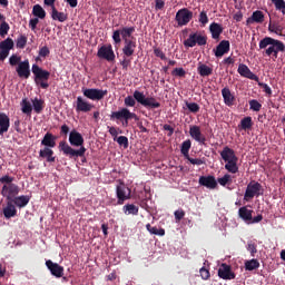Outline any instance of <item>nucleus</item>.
Returning a JSON list of instances; mask_svg holds the SVG:
<instances>
[{
    "label": "nucleus",
    "mask_w": 285,
    "mask_h": 285,
    "mask_svg": "<svg viewBox=\"0 0 285 285\" xmlns=\"http://www.w3.org/2000/svg\"><path fill=\"white\" fill-rule=\"evenodd\" d=\"M16 66V72L18 78L29 79L30 73H33V82L36 83V86L45 90L49 88V83H47V81L49 80V71L41 69L39 65L30 66L22 62L21 65Z\"/></svg>",
    "instance_id": "f257e3e1"
},
{
    "label": "nucleus",
    "mask_w": 285,
    "mask_h": 285,
    "mask_svg": "<svg viewBox=\"0 0 285 285\" xmlns=\"http://www.w3.org/2000/svg\"><path fill=\"white\" fill-rule=\"evenodd\" d=\"M85 139L82 134H79L77 130H71L69 134V142L60 141L58 142V149L60 153H63L66 157L69 158H83L85 157Z\"/></svg>",
    "instance_id": "f03ea898"
},
{
    "label": "nucleus",
    "mask_w": 285,
    "mask_h": 285,
    "mask_svg": "<svg viewBox=\"0 0 285 285\" xmlns=\"http://www.w3.org/2000/svg\"><path fill=\"white\" fill-rule=\"evenodd\" d=\"M134 27H124L118 30L112 31V41L115 45H119L124 41V55L126 57L134 56V49H137V41H134Z\"/></svg>",
    "instance_id": "7ed1b4c3"
},
{
    "label": "nucleus",
    "mask_w": 285,
    "mask_h": 285,
    "mask_svg": "<svg viewBox=\"0 0 285 285\" xmlns=\"http://www.w3.org/2000/svg\"><path fill=\"white\" fill-rule=\"evenodd\" d=\"M137 104L148 110L158 109L161 107V104H158L156 98L145 97L142 91H134L132 96H126V98H124V106L128 108H134V106Z\"/></svg>",
    "instance_id": "20e7f679"
},
{
    "label": "nucleus",
    "mask_w": 285,
    "mask_h": 285,
    "mask_svg": "<svg viewBox=\"0 0 285 285\" xmlns=\"http://www.w3.org/2000/svg\"><path fill=\"white\" fill-rule=\"evenodd\" d=\"M259 50H263L265 57H271L273 59L278 58V53L285 52L284 42L272 37H265L259 40Z\"/></svg>",
    "instance_id": "39448f33"
},
{
    "label": "nucleus",
    "mask_w": 285,
    "mask_h": 285,
    "mask_svg": "<svg viewBox=\"0 0 285 285\" xmlns=\"http://www.w3.org/2000/svg\"><path fill=\"white\" fill-rule=\"evenodd\" d=\"M0 184L3 185L2 188H0V196H3V198H13L19 195V186L14 184V177H11L9 175L0 177Z\"/></svg>",
    "instance_id": "423d86ee"
},
{
    "label": "nucleus",
    "mask_w": 285,
    "mask_h": 285,
    "mask_svg": "<svg viewBox=\"0 0 285 285\" xmlns=\"http://www.w3.org/2000/svg\"><path fill=\"white\" fill-rule=\"evenodd\" d=\"M222 160H224V170L227 173L236 175L237 174V156H235V150L229 147H224L220 153Z\"/></svg>",
    "instance_id": "0eeeda50"
},
{
    "label": "nucleus",
    "mask_w": 285,
    "mask_h": 285,
    "mask_svg": "<svg viewBox=\"0 0 285 285\" xmlns=\"http://www.w3.org/2000/svg\"><path fill=\"white\" fill-rule=\"evenodd\" d=\"M109 120L124 121L122 126L128 127V121H138L139 118L137 114L129 111L127 108H120L118 111H112V114L109 115Z\"/></svg>",
    "instance_id": "6e6552de"
},
{
    "label": "nucleus",
    "mask_w": 285,
    "mask_h": 285,
    "mask_svg": "<svg viewBox=\"0 0 285 285\" xmlns=\"http://www.w3.org/2000/svg\"><path fill=\"white\" fill-rule=\"evenodd\" d=\"M262 195H264L262 185L255 180L248 181V185H246V191L243 193V202H252L254 197H259Z\"/></svg>",
    "instance_id": "1a4fd4ad"
},
{
    "label": "nucleus",
    "mask_w": 285,
    "mask_h": 285,
    "mask_svg": "<svg viewBox=\"0 0 285 285\" xmlns=\"http://www.w3.org/2000/svg\"><path fill=\"white\" fill-rule=\"evenodd\" d=\"M207 43V37L199 33V31L189 33V38L184 40V47L194 48L196 46L203 47Z\"/></svg>",
    "instance_id": "9d476101"
},
{
    "label": "nucleus",
    "mask_w": 285,
    "mask_h": 285,
    "mask_svg": "<svg viewBox=\"0 0 285 285\" xmlns=\"http://www.w3.org/2000/svg\"><path fill=\"white\" fill-rule=\"evenodd\" d=\"M115 197L118 198V205H124L128 199H131V189L120 183L115 187Z\"/></svg>",
    "instance_id": "9b49d317"
},
{
    "label": "nucleus",
    "mask_w": 285,
    "mask_h": 285,
    "mask_svg": "<svg viewBox=\"0 0 285 285\" xmlns=\"http://www.w3.org/2000/svg\"><path fill=\"white\" fill-rule=\"evenodd\" d=\"M193 18L194 13L187 8L179 9L178 12L175 13V22L178 23V27L187 26L189 22H191Z\"/></svg>",
    "instance_id": "f8f14e48"
},
{
    "label": "nucleus",
    "mask_w": 285,
    "mask_h": 285,
    "mask_svg": "<svg viewBox=\"0 0 285 285\" xmlns=\"http://www.w3.org/2000/svg\"><path fill=\"white\" fill-rule=\"evenodd\" d=\"M82 96L90 101H101L107 96V90L101 89H82Z\"/></svg>",
    "instance_id": "ddd939ff"
},
{
    "label": "nucleus",
    "mask_w": 285,
    "mask_h": 285,
    "mask_svg": "<svg viewBox=\"0 0 285 285\" xmlns=\"http://www.w3.org/2000/svg\"><path fill=\"white\" fill-rule=\"evenodd\" d=\"M14 47H17V45L11 38H6L3 41H0V61H4L6 58H9V51L14 49Z\"/></svg>",
    "instance_id": "4468645a"
},
{
    "label": "nucleus",
    "mask_w": 285,
    "mask_h": 285,
    "mask_svg": "<svg viewBox=\"0 0 285 285\" xmlns=\"http://www.w3.org/2000/svg\"><path fill=\"white\" fill-rule=\"evenodd\" d=\"M96 57L104 59L107 62L115 61V52L112 51V46H101L99 51L96 52Z\"/></svg>",
    "instance_id": "2eb2a0df"
},
{
    "label": "nucleus",
    "mask_w": 285,
    "mask_h": 285,
    "mask_svg": "<svg viewBox=\"0 0 285 285\" xmlns=\"http://www.w3.org/2000/svg\"><path fill=\"white\" fill-rule=\"evenodd\" d=\"M45 266L47 267V271H50V275H52V277H63V266L58 265V263H52V261H46Z\"/></svg>",
    "instance_id": "dca6fc26"
},
{
    "label": "nucleus",
    "mask_w": 285,
    "mask_h": 285,
    "mask_svg": "<svg viewBox=\"0 0 285 285\" xmlns=\"http://www.w3.org/2000/svg\"><path fill=\"white\" fill-rule=\"evenodd\" d=\"M6 205L11 204V206H14L17 208H24V206H28V203H30V197L29 196H14L11 198L6 197Z\"/></svg>",
    "instance_id": "f3484780"
},
{
    "label": "nucleus",
    "mask_w": 285,
    "mask_h": 285,
    "mask_svg": "<svg viewBox=\"0 0 285 285\" xmlns=\"http://www.w3.org/2000/svg\"><path fill=\"white\" fill-rule=\"evenodd\" d=\"M218 278L233 281L235 279V273L232 272V267L229 265L223 263L222 266H218Z\"/></svg>",
    "instance_id": "a211bd4d"
},
{
    "label": "nucleus",
    "mask_w": 285,
    "mask_h": 285,
    "mask_svg": "<svg viewBox=\"0 0 285 285\" xmlns=\"http://www.w3.org/2000/svg\"><path fill=\"white\" fill-rule=\"evenodd\" d=\"M189 136L194 141H197L199 146H205L206 138L205 135H203L202 131L199 130V126H190Z\"/></svg>",
    "instance_id": "6ab92c4d"
},
{
    "label": "nucleus",
    "mask_w": 285,
    "mask_h": 285,
    "mask_svg": "<svg viewBox=\"0 0 285 285\" xmlns=\"http://www.w3.org/2000/svg\"><path fill=\"white\" fill-rule=\"evenodd\" d=\"M238 75L254 82H259V77H257V75H254V72H252V69H248L246 65H238Z\"/></svg>",
    "instance_id": "aec40b11"
},
{
    "label": "nucleus",
    "mask_w": 285,
    "mask_h": 285,
    "mask_svg": "<svg viewBox=\"0 0 285 285\" xmlns=\"http://www.w3.org/2000/svg\"><path fill=\"white\" fill-rule=\"evenodd\" d=\"M229 52V41L227 40H222L218 42L216 46V49H214V55L216 58H222L224 55Z\"/></svg>",
    "instance_id": "412c9836"
},
{
    "label": "nucleus",
    "mask_w": 285,
    "mask_h": 285,
    "mask_svg": "<svg viewBox=\"0 0 285 285\" xmlns=\"http://www.w3.org/2000/svg\"><path fill=\"white\" fill-rule=\"evenodd\" d=\"M199 186H203L208 189H214L218 185L216 178L213 176H199Z\"/></svg>",
    "instance_id": "4be33fe9"
},
{
    "label": "nucleus",
    "mask_w": 285,
    "mask_h": 285,
    "mask_svg": "<svg viewBox=\"0 0 285 285\" xmlns=\"http://www.w3.org/2000/svg\"><path fill=\"white\" fill-rule=\"evenodd\" d=\"M92 110V105L82 97H77V106H76V111L77 112H90Z\"/></svg>",
    "instance_id": "5701e85b"
},
{
    "label": "nucleus",
    "mask_w": 285,
    "mask_h": 285,
    "mask_svg": "<svg viewBox=\"0 0 285 285\" xmlns=\"http://www.w3.org/2000/svg\"><path fill=\"white\" fill-rule=\"evenodd\" d=\"M53 155L52 148L45 147L39 150V158L47 160L48 164L55 163Z\"/></svg>",
    "instance_id": "b1692460"
},
{
    "label": "nucleus",
    "mask_w": 285,
    "mask_h": 285,
    "mask_svg": "<svg viewBox=\"0 0 285 285\" xmlns=\"http://www.w3.org/2000/svg\"><path fill=\"white\" fill-rule=\"evenodd\" d=\"M222 98L224 99V106L232 107L235 104V96L232 95L227 87L222 89Z\"/></svg>",
    "instance_id": "393cba45"
},
{
    "label": "nucleus",
    "mask_w": 285,
    "mask_h": 285,
    "mask_svg": "<svg viewBox=\"0 0 285 285\" xmlns=\"http://www.w3.org/2000/svg\"><path fill=\"white\" fill-rule=\"evenodd\" d=\"M58 140V137L47 132L45 134V138H41V146H45V148H55V141Z\"/></svg>",
    "instance_id": "a878e982"
},
{
    "label": "nucleus",
    "mask_w": 285,
    "mask_h": 285,
    "mask_svg": "<svg viewBox=\"0 0 285 285\" xmlns=\"http://www.w3.org/2000/svg\"><path fill=\"white\" fill-rule=\"evenodd\" d=\"M265 21V14L262 13V11L257 10L252 13V17H248L246 19V24H252V23H262Z\"/></svg>",
    "instance_id": "bb28decb"
},
{
    "label": "nucleus",
    "mask_w": 285,
    "mask_h": 285,
    "mask_svg": "<svg viewBox=\"0 0 285 285\" xmlns=\"http://www.w3.org/2000/svg\"><path fill=\"white\" fill-rule=\"evenodd\" d=\"M9 127H10L9 116H6V114L0 112V136H3V134L9 132Z\"/></svg>",
    "instance_id": "cd10ccee"
},
{
    "label": "nucleus",
    "mask_w": 285,
    "mask_h": 285,
    "mask_svg": "<svg viewBox=\"0 0 285 285\" xmlns=\"http://www.w3.org/2000/svg\"><path fill=\"white\" fill-rule=\"evenodd\" d=\"M209 31H210V38L214 40H218V37L222 36V32H224V28H222V24L214 22V23H210Z\"/></svg>",
    "instance_id": "c85d7f7f"
},
{
    "label": "nucleus",
    "mask_w": 285,
    "mask_h": 285,
    "mask_svg": "<svg viewBox=\"0 0 285 285\" xmlns=\"http://www.w3.org/2000/svg\"><path fill=\"white\" fill-rule=\"evenodd\" d=\"M52 21H58L60 23L66 22L68 20V14L65 12L58 11V9L52 8V12L50 13Z\"/></svg>",
    "instance_id": "c756f323"
},
{
    "label": "nucleus",
    "mask_w": 285,
    "mask_h": 285,
    "mask_svg": "<svg viewBox=\"0 0 285 285\" xmlns=\"http://www.w3.org/2000/svg\"><path fill=\"white\" fill-rule=\"evenodd\" d=\"M17 216V208L14 207V205H11V203H9L8 205H6V207H3V217L6 219H11L12 217Z\"/></svg>",
    "instance_id": "7c9ffc66"
},
{
    "label": "nucleus",
    "mask_w": 285,
    "mask_h": 285,
    "mask_svg": "<svg viewBox=\"0 0 285 285\" xmlns=\"http://www.w3.org/2000/svg\"><path fill=\"white\" fill-rule=\"evenodd\" d=\"M254 213V210L248 209L246 207H240L238 209V217H240V219H243V222L248 223V220H252V214Z\"/></svg>",
    "instance_id": "2f4dec72"
},
{
    "label": "nucleus",
    "mask_w": 285,
    "mask_h": 285,
    "mask_svg": "<svg viewBox=\"0 0 285 285\" xmlns=\"http://www.w3.org/2000/svg\"><path fill=\"white\" fill-rule=\"evenodd\" d=\"M22 63H27V66H30L28 59L22 60V58L17 55H11V57H9V66L16 67L21 66Z\"/></svg>",
    "instance_id": "473e14b6"
},
{
    "label": "nucleus",
    "mask_w": 285,
    "mask_h": 285,
    "mask_svg": "<svg viewBox=\"0 0 285 285\" xmlns=\"http://www.w3.org/2000/svg\"><path fill=\"white\" fill-rule=\"evenodd\" d=\"M20 107L24 116H30V112H35L33 106H30V101L28 100V98H22V101L20 102Z\"/></svg>",
    "instance_id": "72a5a7b5"
},
{
    "label": "nucleus",
    "mask_w": 285,
    "mask_h": 285,
    "mask_svg": "<svg viewBox=\"0 0 285 285\" xmlns=\"http://www.w3.org/2000/svg\"><path fill=\"white\" fill-rule=\"evenodd\" d=\"M254 126V122L252 121V117H245L240 119V124L238 125V128L243 131L252 130V127Z\"/></svg>",
    "instance_id": "f704fd0d"
},
{
    "label": "nucleus",
    "mask_w": 285,
    "mask_h": 285,
    "mask_svg": "<svg viewBox=\"0 0 285 285\" xmlns=\"http://www.w3.org/2000/svg\"><path fill=\"white\" fill-rule=\"evenodd\" d=\"M6 18L0 13V38H6V35H9V23L3 21Z\"/></svg>",
    "instance_id": "c9c22d12"
},
{
    "label": "nucleus",
    "mask_w": 285,
    "mask_h": 285,
    "mask_svg": "<svg viewBox=\"0 0 285 285\" xmlns=\"http://www.w3.org/2000/svg\"><path fill=\"white\" fill-rule=\"evenodd\" d=\"M30 106L33 107V111L38 115L41 114V110H43V100L39 98H33V100H29Z\"/></svg>",
    "instance_id": "e433bc0d"
},
{
    "label": "nucleus",
    "mask_w": 285,
    "mask_h": 285,
    "mask_svg": "<svg viewBox=\"0 0 285 285\" xmlns=\"http://www.w3.org/2000/svg\"><path fill=\"white\" fill-rule=\"evenodd\" d=\"M267 31H269L271 33L276 35L278 37H283L284 36L282 33L284 31V27H282L281 24L269 23V24H267Z\"/></svg>",
    "instance_id": "4c0bfd02"
},
{
    "label": "nucleus",
    "mask_w": 285,
    "mask_h": 285,
    "mask_svg": "<svg viewBox=\"0 0 285 285\" xmlns=\"http://www.w3.org/2000/svg\"><path fill=\"white\" fill-rule=\"evenodd\" d=\"M197 73H199V77H210V75H213V69L207 67V65H199L197 67Z\"/></svg>",
    "instance_id": "58836bf2"
},
{
    "label": "nucleus",
    "mask_w": 285,
    "mask_h": 285,
    "mask_svg": "<svg viewBox=\"0 0 285 285\" xmlns=\"http://www.w3.org/2000/svg\"><path fill=\"white\" fill-rule=\"evenodd\" d=\"M138 213H139V207L135 206L134 204L124 205V215L137 216Z\"/></svg>",
    "instance_id": "ea45409f"
},
{
    "label": "nucleus",
    "mask_w": 285,
    "mask_h": 285,
    "mask_svg": "<svg viewBox=\"0 0 285 285\" xmlns=\"http://www.w3.org/2000/svg\"><path fill=\"white\" fill-rule=\"evenodd\" d=\"M243 267H245L246 272H253L259 268V261L257 259H252V261H246L245 265H243Z\"/></svg>",
    "instance_id": "a19ab883"
},
{
    "label": "nucleus",
    "mask_w": 285,
    "mask_h": 285,
    "mask_svg": "<svg viewBox=\"0 0 285 285\" xmlns=\"http://www.w3.org/2000/svg\"><path fill=\"white\" fill-rule=\"evenodd\" d=\"M216 183H218V186L226 187L232 185V176L229 174H224L223 177L216 179Z\"/></svg>",
    "instance_id": "79ce46f5"
},
{
    "label": "nucleus",
    "mask_w": 285,
    "mask_h": 285,
    "mask_svg": "<svg viewBox=\"0 0 285 285\" xmlns=\"http://www.w3.org/2000/svg\"><path fill=\"white\" fill-rule=\"evenodd\" d=\"M32 14H33V17H36L38 19H43L47 17V12L43 11L41 6H39V4L33 6Z\"/></svg>",
    "instance_id": "37998d69"
},
{
    "label": "nucleus",
    "mask_w": 285,
    "mask_h": 285,
    "mask_svg": "<svg viewBox=\"0 0 285 285\" xmlns=\"http://www.w3.org/2000/svg\"><path fill=\"white\" fill-rule=\"evenodd\" d=\"M145 229L148 230V233H150V235H156V236H164V229L163 228H157L154 226H150V224L145 225Z\"/></svg>",
    "instance_id": "c03bdc74"
},
{
    "label": "nucleus",
    "mask_w": 285,
    "mask_h": 285,
    "mask_svg": "<svg viewBox=\"0 0 285 285\" xmlns=\"http://www.w3.org/2000/svg\"><path fill=\"white\" fill-rule=\"evenodd\" d=\"M271 3H273V7L276 8V11L282 12V14H285V1L284 0H271Z\"/></svg>",
    "instance_id": "a18cd8bd"
},
{
    "label": "nucleus",
    "mask_w": 285,
    "mask_h": 285,
    "mask_svg": "<svg viewBox=\"0 0 285 285\" xmlns=\"http://www.w3.org/2000/svg\"><path fill=\"white\" fill-rule=\"evenodd\" d=\"M14 45L17 46V49H24V46L28 45V37L24 35L18 36Z\"/></svg>",
    "instance_id": "49530a36"
},
{
    "label": "nucleus",
    "mask_w": 285,
    "mask_h": 285,
    "mask_svg": "<svg viewBox=\"0 0 285 285\" xmlns=\"http://www.w3.org/2000/svg\"><path fill=\"white\" fill-rule=\"evenodd\" d=\"M184 158H186V160L189 161V164H191V166H202L205 165V158H191L188 155H184Z\"/></svg>",
    "instance_id": "de8ad7c7"
},
{
    "label": "nucleus",
    "mask_w": 285,
    "mask_h": 285,
    "mask_svg": "<svg viewBox=\"0 0 285 285\" xmlns=\"http://www.w3.org/2000/svg\"><path fill=\"white\" fill-rule=\"evenodd\" d=\"M191 149V140H184V142L180 144V155H188V150Z\"/></svg>",
    "instance_id": "09e8293b"
},
{
    "label": "nucleus",
    "mask_w": 285,
    "mask_h": 285,
    "mask_svg": "<svg viewBox=\"0 0 285 285\" xmlns=\"http://www.w3.org/2000/svg\"><path fill=\"white\" fill-rule=\"evenodd\" d=\"M115 142H118V146L124 147V149L128 148V138L126 136L112 137Z\"/></svg>",
    "instance_id": "8fccbe9b"
},
{
    "label": "nucleus",
    "mask_w": 285,
    "mask_h": 285,
    "mask_svg": "<svg viewBox=\"0 0 285 285\" xmlns=\"http://www.w3.org/2000/svg\"><path fill=\"white\" fill-rule=\"evenodd\" d=\"M197 21L199 22V27L205 28L207 26V12L205 10L199 11Z\"/></svg>",
    "instance_id": "3c124183"
},
{
    "label": "nucleus",
    "mask_w": 285,
    "mask_h": 285,
    "mask_svg": "<svg viewBox=\"0 0 285 285\" xmlns=\"http://www.w3.org/2000/svg\"><path fill=\"white\" fill-rule=\"evenodd\" d=\"M248 109L258 112L262 109V105L257 100H248Z\"/></svg>",
    "instance_id": "603ef678"
},
{
    "label": "nucleus",
    "mask_w": 285,
    "mask_h": 285,
    "mask_svg": "<svg viewBox=\"0 0 285 285\" xmlns=\"http://www.w3.org/2000/svg\"><path fill=\"white\" fill-rule=\"evenodd\" d=\"M129 57L131 56H126V53H124V60H120V67L124 68V71L128 70V67L131 66V59H129Z\"/></svg>",
    "instance_id": "864d4df0"
},
{
    "label": "nucleus",
    "mask_w": 285,
    "mask_h": 285,
    "mask_svg": "<svg viewBox=\"0 0 285 285\" xmlns=\"http://www.w3.org/2000/svg\"><path fill=\"white\" fill-rule=\"evenodd\" d=\"M186 108L189 109L191 114L199 112V105L197 102H186Z\"/></svg>",
    "instance_id": "5fc2aeb1"
},
{
    "label": "nucleus",
    "mask_w": 285,
    "mask_h": 285,
    "mask_svg": "<svg viewBox=\"0 0 285 285\" xmlns=\"http://www.w3.org/2000/svg\"><path fill=\"white\" fill-rule=\"evenodd\" d=\"M246 250H248V254L252 255V257H254L255 254H257V245L248 242V245L246 246Z\"/></svg>",
    "instance_id": "6e6d98bb"
},
{
    "label": "nucleus",
    "mask_w": 285,
    "mask_h": 285,
    "mask_svg": "<svg viewBox=\"0 0 285 285\" xmlns=\"http://www.w3.org/2000/svg\"><path fill=\"white\" fill-rule=\"evenodd\" d=\"M199 277L203 278V281H207L210 278V272L207 271L205 267L199 268Z\"/></svg>",
    "instance_id": "4d7b16f0"
},
{
    "label": "nucleus",
    "mask_w": 285,
    "mask_h": 285,
    "mask_svg": "<svg viewBox=\"0 0 285 285\" xmlns=\"http://www.w3.org/2000/svg\"><path fill=\"white\" fill-rule=\"evenodd\" d=\"M173 77H178V78L186 77V70H183V68H175L173 69Z\"/></svg>",
    "instance_id": "13d9d810"
},
{
    "label": "nucleus",
    "mask_w": 285,
    "mask_h": 285,
    "mask_svg": "<svg viewBox=\"0 0 285 285\" xmlns=\"http://www.w3.org/2000/svg\"><path fill=\"white\" fill-rule=\"evenodd\" d=\"M154 56H156L158 59H161V61H167V56H165L164 51H161L159 48L154 49Z\"/></svg>",
    "instance_id": "bf43d9fd"
},
{
    "label": "nucleus",
    "mask_w": 285,
    "mask_h": 285,
    "mask_svg": "<svg viewBox=\"0 0 285 285\" xmlns=\"http://www.w3.org/2000/svg\"><path fill=\"white\" fill-rule=\"evenodd\" d=\"M174 216H175V222L178 223L183 219V217L186 216V212H183V209L175 210Z\"/></svg>",
    "instance_id": "052dcab7"
},
{
    "label": "nucleus",
    "mask_w": 285,
    "mask_h": 285,
    "mask_svg": "<svg viewBox=\"0 0 285 285\" xmlns=\"http://www.w3.org/2000/svg\"><path fill=\"white\" fill-rule=\"evenodd\" d=\"M40 18H33L28 21V27L30 28V31H36V26L39 24Z\"/></svg>",
    "instance_id": "680f3d73"
},
{
    "label": "nucleus",
    "mask_w": 285,
    "mask_h": 285,
    "mask_svg": "<svg viewBox=\"0 0 285 285\" xmlns=\"http://www.w3.org/2000/svg\"><path fill=\"white\" fill-rule=\"evenodd\" d=\"M39 57H40V58H47V57H49V48H47V47H41V48L39 49Z\"/></svg>",
    "instance_id": "e2e57ef3"
},
{
    "label": "nucleus",
    "mask_w": 285,
    "mask_h": 285,
    "mask_svg": "<svg viewBox=\"0 0 285 285\" xmlns=\"http://www.w3.org/2000/svg\"><path fill=\"white\" fill-rule=\"evenodd\" d=\"M259 88H263V91L267 96H271L273 94V91L271 90V87H268L267 83L259 82Z\"/></svg>",
    "instance_id": "0e129e2a"
},
{
    "label": "nucleus",
    "mask_w": 285,
    "mask_h": 285,
    "mask_svg": "<svg viewBox=\"0 0 285 285\" xmlns=\"http://www.w3.org/2000/svg\"><path fill=\"white\" fill-rule=\"evenodd\" d=\"M164 131H168L167 137H173V134L175 132V128L169 125H164L163 126Z\"/></svg>",
    "instance_id": "69168bd1"
},
{
    "label": "nucleus",
    "mask_w": 285,
    "mask_h": 285,
    "mask_svg": "<svg viewBox=\"0 0 285 285\" xmlns=\"http://www.w3.org/2000/svg\"><path fill=\"white\" fill-rule=\"evenodd\" d=\"M156 4H155V10L156 11H161L164 10V0H155Z\"/></svg>",
    "instance_id": "338daca9"
},
{
    "label": "nucleus",
    "mask_w": 285,
    "mask_h": 285,
    "mask_svg": "<svg viewBox=\"0 0 285 285\" xmlns=\"http://www.w3.org/2000/svg\"><path fill=\"white\" fill-rule=\"evenodd\" d=\"M71 131L68 130V126L67 125H63V126H60V135H70Z\"/></svg>",
    "instance_id": "774afa93"
}]
</instances>
